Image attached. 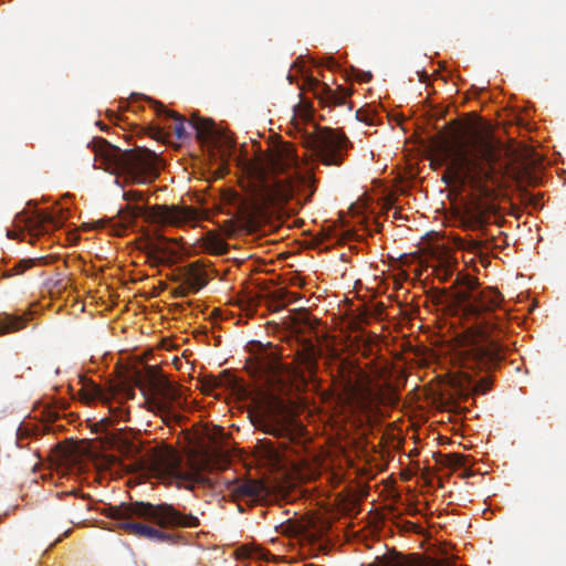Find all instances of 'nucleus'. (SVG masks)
Instances as JSON below:
<instances>
[{
	"mask_svg": "<svg viewBox=\"0 0 566 566\" xmlns=\"http://www.w3.org/2000/svg\"><path fill=\"white\" fill-rule=\"evenodd\" d=\"M81 391L86 402L98 400L102 403H106V396L103 388L92 380L85 382Z\"/></svg>",
	"mask_w": 566,
	"mask_h": 566,
	"instance_id": "obj_24",
	"label": "nucleus"
},
{
	"mask_svg": "<svg viewBox=\"0 0 566 566\" xmlns=\"http://www.w3.org/2000/svg\"><path fill=\"white\" fill-rule=\"evenodd\" d=\"M433 273L441 282H447L452 277L457 268V260L448 253H441L434 259Z\"/></svg>",
	"mask_w": 566,
	"mask_h": 566,
	"instance_id": "obj_19",
	"label": "nucleus"
},
{
	"mask_svg": "<svg viewBox=\"0 0 566 566\" xmlns=\"http://www.w3.org/2000/svg\"><path fill=\"white\" fill-rule=\"evenodd\" d=\"M189 124L196 130L197 138L201 143L208 144L221 151L226 150L223 148L231 146V139L224 133L217 129L211 119L192 115Z\"/></svg>",
	"mask_w": 566,
	"mask_h": 566,
	"instance_id": "obj_14",
	"label": "nucleus"
},
{
	"mask_svg": "<svg viewBox=\"0 0 566 566\" xmlns=\"http://www.w3.org/2000/svg\"><path fill=\"white\" fill-rule=\"evenodd\" d=\"M98 224H101L103 227L105 224V220L104 219L99 220Z\"/></svg>",
	"mask_w": 566,
	"mask_h": 566,
	"instance_id": "obj_35",
	"label": "nucleus"
},
{
	"mask_svg": "<svg viewBox=\"0 0 566 566\" xmlns=\"http://www.w3.org/2000/svg\"><path fill=\"white\" fill-rule=\"evenodd\" d=\"M107 118H108V138L113 135H116L117 133L114 130V132H111V124H115L117 117L113 114V111L108 109V115H107Z\"/></svg>",
	"mask_w": 566,
	"mask_h": 566,
	"instance_id": "obj_28",
	"label": "nucleus"
},
{
	"mask_svg": "<svg viewBox=\"0 0 566 566\" xmlns=\"http://www.w3.org/2000/svg\"><path fill=\"white\" fill-rule=\"evenodd\" d=\"M155 217L163 223L180 226L190 219L191 213L187 209L177 206H158L156 207Z\"/></svg>",
	"mask_w": 566,
	"mask_h": 566,
	"instance_id": "obj_18",
	"label": "nucleus"
},
{
	"mask_svg": "<svg viewBox=\"0 0 566 566\" xmlns=\"http://www.w3.org/2000/svg\"><path fill=\"white\" fill-rule=\"evenodd\" d=\"M34 264L33 260H21L13 268L6 272V276H12L14 274H22Z\"/></svg>",
	"mask_w": 566,
	"mask_h": 566,
	"instance_id": "obj_27",
	"label": "nucleus"
},
{
	"mask_svg": "<svg viewBox=\"0 0 566 566\" xmlns=\"http://www.w3.org/2000/svg\"><path fill=\"white\" fill-rule=\"evenodd\" d=\"M94 437L80 442L59 443L51 454L52 464L63 475L93 469V479L99 484L106 478V418L92 423Z\"/></svg>",
	"mask_w": 566,
	"mask_h": 566,
	"instance_id": "obj_5",
	"label": "nucleus"
},
{
	"mask_svg": "<svg viewBox=\"0 0 566 566\" xmlns=\"http://www.w3.org/2000/svg\"><path fill=\"white\" fill-rule=\"evenodd\" d=\"M371 77V74L367 73L363 81H368Z\"/></svg>",
	"mask_w": 566,
	"mask_h": 566,
	"instance_id": "obj_34",
	"label": "nucleus"
},
{
	"mask_svg": "<svg viewBox=\"0 0 566 566\" xmlns=\"http://www.w3.org/2000/svg\"><path fill=\"white\" fill-rule=\"evenodd\" d=\"M91 144L94 154V168L106 171V140L95 137Z\"/></svg>",
	"mask_w": 566,
	"mask_h": 566,
	"instance_id": "obj_23",
	"label": "nucleus"
},
{
	"mask_svg": "<svg viewBox=\"0 0 566 566\" xmlns=\"http://www.w3.org/2000/svg\"><path fill=\"white\" fill-rule=\"evenodd\" d=\"M480 248H481V245L478 241L472 240L470 242V247H469L470 250L475 251V250H480Z\"/></svg>",
	"mask_w": 566,
	"mask_h": 566,
	"instance_id": "obj_31",
	"label": "nucleus"
},
{
	"mask_svg": "<svg viewBox=\"0 0 566 566\" xmlns=\"http://www.w3.org/2000/svg\"><path fill=\"white\" fill-rule=\"evenodd\" d=\"M229 490L234 497L249 502L262 501L269 494L266 485L255 480L233 482Z\"/></svg>",
	"mask_w": 566,
	"mask_h": 566,
	"instance_id": "obj_16",
	"label": "nucleus"
},
{
	"mask_svg": "<svg viewBox=\"0 0 566 566\" xmlns=\"http://www.w3.org/2000/svg\"><path fill=\"white\" fill-rule=\"evenodd\" d=\"M139 516L155 522L161 527H197L199 518L191 514H182L175 510L172 505L150 504L145 502H135L134 504L112 505L108 504V531L112 527H119L139 537L149 538L157 542L170 541V535L161 530L147 524L132 520V516Z\"/></svg>",
	"mask_w": 566,
	"mask_h": 566,
	"instance_id": "obj_4",
	"label": "nucleus"
},
{
	"mask_svg": "<svg viewBox=\"0 0 566 566\" xmlns=\"http://www.w3.org/2000/svg\"><path fill=\"white\" fill-rule=\"evenodd\" d=\"M243 188L255 210L280 208L297 197L307 201L314 193V177L300 161L292 145L282 144L243 165Z\"/></svg>",
	"mask_w": 566,
	"mask_h": 566,
	"instance_id": "obj_2",
	"label": "nucleus"
},
{
	"mask_svg": "<svg viewBox=\"0 0 566 566\" xmlns=\"http://www.w3.org/2000/svg\"><path fill=\"white\" fill-rule=\"evenodd\" d=\"M107 298H108V302H109L111 301V295L109 294L107 295Z\"/></svg>",
	"mask_w": 566,
	"mask_h": 566,
	"instance_id": "obj_38",
	"label": "nucleus"
},
{
	"mask_svg": "<svg viewBox=\"0 0 566 566\" xmlns=\"http://www.w3.org/2000/svg\"><path fill=\"white\" fill-rule=\"evenodd\" d=\"M97 298H98V297H97L96 295H90V296L87 297L86 303L84 304V307H86V306H92L94 302L97 304Z\"/></svg>",
	"mask_w": 566,
	"mask_h": 566,
	"instance_id": "obj_29",
	"label": "nucleus"
},
{
	"mask_svg": "<svg viewBox=\"0 0 566 566\" xmlns=\"http://www.w3.org/2000/svg\"><path fill=\"white\" fill-rule=\"evenodd\" d=\"M62 224V216H55L44 210H36L25 219V226L32 235L48 233Z\"/></svg>",
	"mask_w": 566,
	"mask_h": 566,
	"instance_id": "obj_15",
	"label": "nucleus"
},
{
	"mask_svg": "<svg viewBox=\"0 0 566 566\" xmlns=\"http://www.w3.org/2000/svg\"><path fill=\"white\" fill-rule=\"evenodd\" d=\"M251 375L263 381L256 398V409L265 432L283 436L287 431L289 405L285 392L290 385V371L273 353L255 356L249 363Z\"/></svg>",
	"mask_w": 566,
	"mask_h": 566,
	"instance_id": "obj_3",
	"label": "nucleus"
},
{
	"mask_svg": "<svg viewBox=\"0 0 566 566\" xmlns=\"http://www.w3.org/2000/svg\"><path fill=\"white\" fill-rule=\"evenodd\" d=\"M135 387H138L145 399L159 411L168 412L176 406L180 407L184 403L180 388L154 371L142 376L135 371L126 370L124 375H119L116 379L108 375V399L112 395L133 397ZM112 419L113 409L108 405V424Z\"/></svg>",
	"mask_w": 566,
	"mask_h": 566,
	"instance_id": "obj_6",
	"label": "nucleus"
},
{
	"mask_svg": "<svg viewBox=\"0 0 566 566\" xmlns=\"http://www.w3.org/2000/svg\"><path fill=\"white\" fill-rule=\"evenodd\" d=\"M108 479L118 475L119 470L130 471L138 467V447L119 429H108Z\"/></svg>",
	"mask_w": 566,
	"mask_h": 566,
	"instance_id": "obj_9",
	"label": "nucleus"
},
{
	"mask_svg": "<svg viewBox=\"0 0 566 566\" xmlns=\"http://www.w3.org/2000/svg\"><path fill=\"white\" fill-rule=\"evenodd\" d=\"M98 300H102V296H98ZM104 301H101V306H103Z\"/></svg>",
	"mask_w": 566,
	"mask_h": 566,
	"instance_id": "obj_36",
	"label": "nucleus"
},
{
	"mask_svg": "<svg viewBox=\"0 0 566 566\" xmlns=\"http://www.w3.org/2000/svg\"><path fill=\"white\" fill-rule=\"evenodd\" d=\"M126 201L125 208H117L114 217H108V235L120 237L133 224L136 218L145 214L147 193L142 190L129 189L123 192Z\"/></svg>",
	"mask_w": 566,
	"mask_h": 566,
	"instance_id": "obj_10",
	"label": "nucleus"
},
{
	"mask_svg": "<svg viewBox=\"0 0 566 566\" xmlns=\"http://www.w3.org/2000/svg\"><path fill=\"white\" fill-rule=\"evenodd\" d=\"M108 175L114 177L117 190L124 182L147 184L153 181L159 169V159L155 151L145 147L132 150L123 148L108 139Z\"/></svg>",
	"mask_w": 566,
	"mask_h": 566,
	"instance_id": "obj_8",
	"label": "nucleus"
},
{
	"mask_svg": "<svg viewBox=\"0 0 566 566\" xmlns=\"http://www.w3.org/2000/svg\"><path fill=\"white\" fill-rule=\"evenodd\" d=\"M323 99L332 105H344L348 96V93L340 86L337 90H333L326 84L323 85Z\"/></svg>",
	"mask_w": 566,
	"mask_h": 566,
	"instance_id": "obj_25",
	"label": "nucleus"
},
{
	"mask_svg": "<svg viewBox=\"0 0 566 566\" xmlns=\"http://www.w3.org/2000/svg\"><path fill=\"white\" fill-rule=\"evenodd\" d=\"M489 389V385H483L482 382L478 384L475 390L484 394Z\"/></svg>",
	"mask_w": 566,
	"mask_h": 566,
	"instance_id": "obj_30",
	"label": "nucleus"
},
{
	"mask_svg": "<svg viewBox=\"0 0 566 566\" xmlns=\"http://www.w3.org/2000/svg\"><path fill=\"white\" fill-rule=\"evenodd\" d=\"M107 328H108V329H112V331L114 329V327H113V326H111V325H107Z\"/></svg>",
	"mask_w": 566,
	"mask_h": 566,
	"instance_id": "obj_37",
	"label": "nucleus"
},
{
	"mask_svg": "<svg viewBox=\"0 0 566 566\" xmlns=\"http://www.w3.org/2000/svg\"><path fill=\"white\" fill-rule=\"evenodd\" d=\"M452 286L455 287L453 292L434 290L433 301L437 304L454 306L468 319H481L479 327L481 332H484V325L486 328L490 324L488 314L500 306L502 302L501 293L493 287L479 291L473 277L460 273H457Z\"/></svg>",
	"mask_w": 566,
	"mask_h": 566,
	"instance_id": "obj_7",
	"label": "nucleus"
},
{
	"mask_svg": "<svg viewBox=\"0 0 566 566\" xmlns=\"http://www.w3.org/2000/svg\"><path fill=\"white\" fill-rule=\"evenodd\" d=\"M348 145L349 140L344 134L327 130L314 140L313 151L325 166H339L343 163Z\"/></svg>",
	"mask_w": 566,
	"mask_h": 566,
	"instance_id": "obj_13",
	"label": "nucleus"
},
{
	"mask_svg": "<svg viewBox=\"0 0 566 566\" xmlns=\"http://www.w3.org/2000/svg\"><path fill=\"white\" fill-rule=\"evenodd\" d=\"M171 253L168 248L160 243H153L148 247L147 259L154 265L166 263L170 260Z\"/></svg>",
	"mask_w": 566,
	"mask_h": 566,
	"instance_id": "obj_22",
	"label": "nucleus"
},
{
	"mask_svg": "<svg viewBox=\"0 0 566 566\" xmlns=\"http://www.w3.org/2000/svg\"><path fill=\"white\" fill-rule=\"evenodd\" d=\"M208 284V275L203 268L190 264L182 279L181 285L177 289V296H186L190 292H198Z\"/></svg>",
	"mask_w": 566,
	"mask_h": 566,
	"instance_id": "obj_17",
	"label": "nucleus"
},
{
	"mask_svg": "<svg viewBox=\"0 0 566 566\" xmlns=\"http://www.w3.org/2000/svg\"><path fill=\"white\" fill-rule=\"evenodd\" d=\"M346 399L355 410L369 415L378 411L379 405L386 399V394L380 386L373 385L369 379L361 377L357 382L348 381Z\"/></svg>",
	"mask_w": 566,
	"mask_h": 566,
	"instance_id": "obj_11",
	"label": "nucleus"
},
{
	"mask_svg": "<svg viewBox=\"0 0 566 566\" xmlns=\"http://www.w3.org/2000/svg\"><path fill=\"white\" fill-rule=\"evenodd\" d=\"M276 530L287 536H297L303 532V525L297 521H286L280 524Z\"/></svg>",
	"mask_w": 566,
	"mask_h": 566,
	"instance_id": "obj_26",
	"label": "nucleus"
},
{
	"mask_svg": "<svg viewBox=\"0 0 566 566\" xmlns=\"http://www.w3.org/2000/svg\"><path fill=\"white\" fill-rule=\"evenodd\" d=\"M153 103H154L156 112L159 116L175 119L174 132L178 138H184L186 135L184 117H181L177 113L167 111L161 104H159L157 102H153Z\"/></svg>",
	"mask_w": 566,
	"mask_h": 566,
	"instance_id": "obj_21",
	"label": "nucleus"
},
{
	"mask_svg": "<svg viewBox=\"0 0 566 566\" xmlns=\"http://www.w3.org/2000/svg\"><path fill=\"white\" fill-rule=\"evenodd\" d=\"M27 325L25 315L0 314V336L18 332Z\"/></svg>",
	"mask_w": 566,
	"mask_h": 566,
	"instance_id": "obj_20",
	"label": "nucleus"
},
{
	"mask_svg": "<svg viewBox=\"0 0 566 566\" xmlns=\"http://www.w3.org/2000/svg\"><path fill=\"white\" fill-rule=\"evenodd\" d=\"M502 150L490 133L461 125L441 134L433 145L434 161L446 167L443 180L469 187L479 197L462 216L468 229H482L494 209L489 200L496 196L502 182Z\"/></svg>",
	"mask_w": 566,
	"mask_h": 566,
	"instance_id": "obj_1",
	"label": "nucleus"
},
{
	"mask_svg": "<svg viewBox=\"0 0 566 566\" xmlns=\"http://www.w3.org/2000/svg\"><path fill=\"white\" fill-rule=\"evenodd\" d=\"M156 465L158 474L164 480L184 485L187 489H192L195 484H203L206 481L199 471L186 470L182 467V459L174 450L161 454Z\"/></svg>",
	"mask_w": 566,
	"mask_h": 566,
	"instance_id": "obj_12",
	"label": "nucleus"
},
{
	"mask_svg": "<svg viewBox=\"0 0 566 566\" xmlns=\"http://www.w3.org/2000/svg\"><path fill=\"white\" fill-rule=\"evenodd\" d=\"M92 521L94 522V524H93L94 526H97L99 528H105L103 526V521H98V520H95V518H92Z\"/></svg>",
	"mask_w": 566,
	"mask_h": 566,
	"instance_id": "obj_32",
	"label": "nucleus"
},
{
	"mask_svg": "<svg viewBox=\"0 0 566 566\" xmlns=\"http://www.w3.org/2000/svg\"><path fill=\"white\" fill-rule=\"evenodd\" d=\"M96 125H98L102 130H106V127L103 125V123L101 120H97Z\"/></svg>",
	"mask_w": 566,
	"mask_h": 566,
	"instance_id": "obj_33",
	"label": "nucleus"
}]
</instances>
